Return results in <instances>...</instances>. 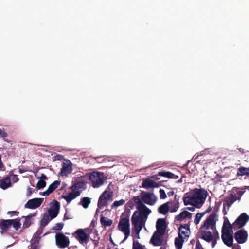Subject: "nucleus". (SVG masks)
<instances>
[{
	"label": "nucleus",
	"instance_id": "nucleus-52",
	"mask_svg": "<svg viewBox=\"0 0 249 249\" xmlns=\"http://www.w3.org/2000/svg\"><path fill=\"white\" fill-rule=\"evenodd\" d=\"M63 159V156L61 155L58 154L54 157V160H61Z\"/></svg>",
	"mask_w": 249,
	"mask_h": 249
},
{
	"label": "nucleus",
	"instance_id": "nucleus-47",
	"mask_svg": "<svg viewBox=\"0 0 249 249\" xmlns=\"http://www.w3.org/2000/svg\"><path fill=\"white\" fill-rule=\"evenodd\" d=\"M8 136L7 132L5 131L4 129L0 128V137L3 139L6 138Z\"/></svg>",
	"mask_w": 249,
	"mask_h": 249
},
{
	"label": "nucleus",
	"instance_id": "nucleus-44",
	"mask_svg": "<svg viewBox=\"0 0 249 249\" xmlns=\"http://www.w3.org/2000/svg\"><path fill=\"white\" fill-rule=\"evenodd\" d=\"M64 226V224L63 223H58L55 224V225L52 228V230L55 231H60L61 230Z\"/></svg>",
	"mask_w": 249,
	"mask_h": 249
},
{
	"label": "nucleus",
	"instance_id": "nucleus-10",
	"mask_svg": "<svg viewBox=\"0 0 249 249\" xmlns=\"http://www.w3.org/2000/svg\"><path fill=\"white\" fill-rule=\"evenodd\" d=\"M190 223L191 221H189L188 223L180 225L178 228V236H181L186 240L188 239L190 233Z\"/></svg>",
	"mask_w": 249,
	"mask_h": 249
},
{
	"label": "nucleus",
	"instance_id": "nucleus-35",
	"mask_svg": "<svg viewBox=\"0 0 249 249\" xmlns=\"http://www.w3.org/2000/svg\"><path fill=\"white\" fill-rule=\"evenodd\" d=\"M51 218L49 217V215L47 213L44 214L41 221L40 225L42 227H45L51 220Z\"/></svg>",
	"mask_w": 249,
	"mask_h": 249
},
{
	"label": "nucleus",
	"instance_id": "nucleus-62",
	"mask_svg": "<svg viewBox=\"0 0 249 249\" xmlns=\"http://www.w3.org/2000/svg\"><path fill=\"white\" fill-rule=\"evenodd\" d=\"M158 176H159V175H158V174H156V175H154V176H152L151 177V178H154V179H156V180H158V179H160V178H159L158 177Z\"/></svg>",
	"mask_w": 249,
	"mask_h": 249
},
{
	"label": "nucleus",
	"instance_id": "nucleus-49",
	"mask_svg": "<svg viewBox=\"0 0 249 249\" xmlns=\"http://www.w3.org/2000/svg\"><path fill=\"white\" fill-rule=\"evenodd\" d=\"M133 200L135 203L138 204L141 202L142 201V198H141L139 196H137L133 197Z\"/></svg>",
	"mask_w": 249,
	"mask_h": 249
},
{
	"label": "nucleus",
	"instance_id": "nucleus-33",
	"mask_svg": "<svg viewBox=\"0 0 249 249\" xmlns=\"http://www.w3.org/2000/svg\"><path fill=\"white\" fill-rule=\"evenodd\" d=\"M237 176H249V167H240L237 170Z\"/></svg>",
	"mask_w": 249,
	"mask_h": 249
},
{
	"label": "nucleus",
	"instance_id": "nucleus-16",
	"mask_svg": "<svg viewBox=\"0 0 249 249\" xmlns=\"http://www.w3.org/2000/svg\"><path fill=\"white\" fill-rule=\"evenodd\" d=\"M248 237L247 231L244 230H240L236 232L234 234V238L239 244H243L245 243Z\"/></svg>",
	"mask_w": 249,
	"mask_h": 249
},
{
	"label": "nucleus",
	"instance_id": "nucleus-59",
	"mask_svg": "<svg viewBox=\"0 0 249 249\" xmlns=\"http://www.w3.org/2000/svg\"><path fill=\"white\" fill-rule=\"evenodd\" d=\"M195 207L192 206V207H186V209L187 210H188L189 211H191L193 212V211H194L195 210Z\"/></svg>",
	"mask_w": 249,
	"mask_h": 249
},
{
	"label": "nucleus",
	"instance_id": "nucleus-63",
	"mask_svg": "<svg viewBox=\"0 0 249 249\" xmlns=\"http://www.w3.org/2000/svg\"><path fill=\"white\" fill-rule=\"evenodd\" d=\"M211 211V208L209 207L203 213H205V214L207 213H209Z\"/></svg>",
	"mask_w": 249,
	"mask_h": 249
},
{
	"label": "nucleus",
	"instance_id": "nucleus-40",
	"mask_svg": "<svg viewBox=\"0 0 249 249\" xmlns=\"http://www.w3.org/2000/svg\"><path fill=\"white\" fill-rule=\"evenodd\" d=\"M23 217L25 218V221L23 223V227L24 228H28L31 225V217L30 216H23Z\"/></svg>",
	"mask_w": 249,
	"mask_h": 249
},
{
	"label": "nucleus",
	"instance_id": "nucleus-5",
	"mask_svg": "<svg viewBox=\"0 0 249 249\" xmlns=\"http://www.w3.org/2000/svg\"><path fill=\"white\" fill-rule=\"evenodd\" d=\"M145 219L138 214L137 211L134 212L131 217V222L133 226V231L137 235V238H140L139 234L145 225Z\"/></svg>",
	"mask_w": 249,
	"mask_h": 249
},
{
	"label": "nucleus",
	"instance_id": "nucleus-21",
	"mask_svg": "<svg viewBox=\"0 0 249 249\" xmlns=\"http://www.w3.org/2000/svg\"><path fill=\"white\" fill-rule=\"evenodd\" d=\"M159 185V183H156L149 178H146L143 180L142 187L145 189H148L158 187Z\"/></svg>",
	"mask_w": 249,
	"mask_h": 249
},
{
	"label": "nucleus",
	"instance_id": "nucleus-8",
	"mask_svg": "<svg viewBox=\"0 0 249 249\" xmlns=\"http://www.w3.org/2000/svg\"><path fill=\"white\" fill-rule=\"evenodd\" d=\"M55 244L59 248L64 249L70 244L69 238L63 233L58 232L55 234Z\"/></svg>",
	"mask_w": 249,
	"mask_h": 249
},
{
	"label": "nucleus",
	"instance_id": "nucleus-28",
	"mask_svg": "<svg viewBox=\"0 0 249 249\" xmlns=\"http://www.w3.org/2000/svg\"><path fill=\"white\" fill-rule=\"evenodd\" d=\"M211 232V237L209 238L210 239L207 240L206 238L202 237L201 239H203L207 242H211V241H212L213 239H215L218 240L219 239V233L216 230V227L215 228V229H213Z\"/></svg>",
	"mask_w": 249,
	"mask_h": 249
},
{
	"label": "nucleus",
	"instance_id": "nucleus-34",
	"mask_svg": "<svg viewBox=\"0 0 249 249\" xmlns=\"http://www.w3.org/2000/svg\"><path fill=\"white\" fill-rule=\"evenodd\" d=\"M100 222L102 226L104 227L110 226L112 224V220L104 216L101 217Z\"/></svg>",
	"mask_w": 249,
	"mask_h": 249
},
{
	"label": "nucleus",
	"instance_id": "nucleus-48",
	"mask_svg": "<svg viewBox=\"0 0 249 249\" xmlns=\"http://www.w3.org/2000/svg\"><path fill=\"white\" fill-rule=\"evenodd\" d=\"M146 206L142 203V202H141L138 204H137V208L138 210V211H140L144 207H146Z\"/></svg>",
	"mask_w": 249,
	"mask_h": 249
},
{
	"label": "nucleus",
	"instance_id": "nucleus-2",
	"mask_svg": "<svg viewBox=\"0 0 249 249\" xmlns=\"http://www.w3.org/2000/svg\"><path fill=\"white\" fill-rule=\"evenodd\" d=\"M216 216L215 213L212 212L204 221L203 224L201 225L197 233L199 238L204 237L206 238L207 240L210 239L209 238L211 237L210 231L216 228Z\"/></svg>",
	"mask_w": 249,
	"mask_h": 249
},
{
	"label": "nucleus",
	"instance_id": "nucleus-55",
	"mask_svg": "<svg viewBox=\"0 0 249 249\" xmlns=\"http://www.w3.org/2000/svg\"><path fill=\"white\" fill-rule=\"evenodd\" d=\"M32 189L31 188H28V189H27V196H30L32 195Z\"/></svg>",
	"mask_w": 249,
	"mask_h": 249
},
{
	"label": "nucleus",
	"instance_id": "nucleus-61",
	"mask_svg": "<svg viewBox=\"0 0 249 249\" xmlns=\"http://www.w3.org/2000/svg\"><path fill=\"white\" fill-rule=\"evenodd\" d=\"M226 205L225 204H223V213H224V215H226L227 214V211L226 210V208H225V207H226Z\"/></svg>",
	"mask_w": 249,
	"mask_h": 249
},
{
	"label": "nucleus",
	"instance_id": "nucleus-57",
	"mask_svg": "<svg viewBox=\"0 0 249 249\" xmlns=\"http://www.w3.org/2000/svg\"><path fill=\"white\" fill-rule=\"evenodd\" d=\"M40 179H42L43 180H44L45 179H47V178L44 174H42L41 177H40Z\"/></svg>",
	"mask_w": 249,
	"mask_h": 249
},
{
	"label": "nucleus",
	"instance_id": "nucleus-37",
	"mask_svg": "<svg viewBox=\"0 0 249 249\" xmlns=\"http://www.w3.org/2000/svg\"><path fill=\"white\" fill-rule=\"evenodd\" d=\"M40 240L32 238L31 241V249H39Z\"/></svg>",
	"mask_w": 249,
	"mask_h": 249
},
{
	"label": "nucleus",
	"instance_id": "nucleus-53",
	"mask_svg": "<svg viewBox=\"0 0 249 249\" xmlns=\"http://www.w3.org/2000/svg\"><path fill=\"white\" fill-rule=\"evenodd\" d=\"M217 239H213L212 241H211V242H212L211 246L212 248H214L215 246L217 243Z\"/></svg>",
	"mask_w": 249,
	"mask_h": 249
},
{
	"label": "nucleus",
	"instance_id": "nucleus-25",
	"mask_svg": "<svg viewBox=\"0 0 249 249\" xmlns=\"http://www.w3.org/2000/svg\"><path fill=\"white\" fill-rule=\"evenodd\" d=\"M237 200L236 195L235 194H231L230 196L225 198L224 203L228 207V210H229L230 206Z\"/></svg>",
	"mask_w": 249,
	"mask_h": 249
},
{
	"label": "nucleus",
	"instance_id": "nucleus-14",
	"mask_svg": "<svg viewBox=\"0 0 249 249\" xmlns=\"http://www.w3.org/2000/svg\"><path fill=\"white\" fill-rule=\"evenodd\" d=\"M164 235V234L159 233L155 231L150 239V243L155 246H161L163 243L162 236Z\"/></svg>",
	"mask_w": 249,
	"mask_h": 249
},
{
	"label": "nucleus",
	"instance_id": "nucleus-64",
	"mask_svg": "<svg viewBox=\"0 0 249 249\" xmlns=\"http://www.w3.org/2000/svg\"><path fill=\"white\" fill-rule=\"evenodd\" d=\"M10 213H13L14 214H15L16 215H18L19 213V212H17V211H12Z\"/></svg>",
	"mask_w": 249,
	"mask_h": 249
},
{
	"label": "nucleus",
	"instance_id": "nucleus-56",
	"mask_svg": "<svg viewBox=\"0 0 249 249\" xmlns=\"http://www.w3.org/2000/svg\"><path fill=\"white\" fill-rule=\"evenodd\" d=\"M232 247V249H241L240 246L237 244H234V245L233 244Z\"/></svg>",
	"mask_w": 249,
	"mask_h": 249
},
{
	"label": "nucleus",
	"instance_id": "nucleus-15",
	"mask_svg": "<svg viewBox=\"0 0 249 249\" xmlns=\"http://www.w3.org/2000/svg\"><path fill=\"white\" fill-rule=\"evenodd\" d=\"M44 199L41 198H35L29 200L25 205V207L34 209L39 207L43 201Z\"/></svg>",
	"mask_w": 249,
	"mask_h": 249
},
{
	"label": "nucleus",
	"instance_id": "nucleus-12",
	"mask_svg": "<svg viewBox=\"0 0 249 249\" xmlns=\"http://www.w3.org/2000/svg\"><path fill=\"white\" fill-rule=\"evenodd\" d=\"M54 204L49 208L48 210V215L53 219L55 218L58 215L59 210L60 207V204L59 202L56 200H53Z\"/></svg>",
	"mask_w": 249,
	"mask_h": 249
},
{
	"label": "nucleus",
	"instance_id": "nucleus-32",
	"mask_svg": "<svg viewBox=\"0 0 249 249\" xmlns=\"http://www.w3.org/2000/svg\"><path fill=\"white\" fill-rule=\"evenodd\" d=\"M158 212L162 214H166L169 211V206L168 203H164L160 206L158 208Z\"/></svg>",
	"mask_w": 249,
	"mask_h": 249
},
{
	"label": "nucleus",
	"instance_id": "nucleus-41",
	"mask_svg": "<svg viewBox=\"0 0 249 249\" xmlns=\"http://www.w3.org/2000/svg\"><path fill=\"white\" fill-rule=\"evenodd\" d=\"M125 201L124 199H121L118 201H115L111 205V208H117L120 206L123 205L125 203Z\"/></svg>",
	"mask_w": 249,
	"mask_h": 249
},
{
	"label": "nucleus",
	"instance_id": "nucleus-19",
	"mask_svg": "<svg viewBox=\"0 0 249 249\" xmlns=\"http://www.w3.org/2000/svg\"><path fill=\"white\" fill-rule=\"evenodd\" d=\"M60 181L56 180L51 183L48 189L42 194L43 196H48L53 192L60 185Z\"/></svg>",
	"mask_w": 249,
	"mask_h": 249
},
{
	"label": "nucleus",
	"instance_id": "nucleus-60",
	"mask_svg": "<svg viewBox=\"0 0 249 249\" xmlns=\"http://www.w3.org/2000/svg\"><path fill=\"white\" fill-rule=\"evenodd\" d=\"M226 223V226H229L230 225H231L227 218H226V219L224 220L223 223Z\"/></svg>",
	"mask_w": 249,
	"mask_h": 249
},
{
	"label": "nucleus",
	"instance_id": "nucleus-6",
	"mask_svg": "<svg viewBox=\"0 0 249 249\" xmlns=\"http://www.w3.org/2000/svg\"><path fill=\"white\" fill-rule=\"evenodd\" d=\"M104 174L102 172H93L89 175V179L92 182L93 186L98 187L104 183Z\"/></svg>",
	"mask_w": 249,
	"mask_h": 249
},
{
	"label": "nucleus",
	"instance_id": "nucleus-54",
	"mask_svg": "<svg viewBox=\"0 0 249 249\" xmlns=\"http://www.w3.org/2000/svg\"><path fill=\"white\" fill-rule=\"evenodd\" d=\"M92 241L93 242V244H94V245L95 247H97L98 246V244H99V238H98L97 240L92 239Z\"/></svg>",
	"mask_w": 249,
	"mask_h": 249
},
{
	"label": "nucleus",
	"instance_id": "nucleus-45",
	"mask_svg": "<svg viewBox=\"0 0 249 249\" xmlns=\"http://www.w3.org/2000/svg\"><path fill=\"white\" fill-rule=\"evenodd\" d=\"M179 208V203L178 202L175 203L173 206L171 207L170 212H175L177 211V210Z\"/></svg>",
	"mask_w": 249,
	"mask_h": 249
},
{
	"label": "nucleus",
	"instance_id": "nucleus-23",
	"mask_svg": "<svg viewBox=\"0 0 249 249\" xmlns=\"http://www.w3.org/2000/svg\"><path fill=\"white\" fill-rule=\"evenodd\" d=\"M68 163H63L62 168L61 169V173L62 175L70 173L72 171V163L68 161Z\"/></svg>",
	"mask_w": 249,
	"mask_h": 249
},
{
	"label": "nucleus",
	"instance_id": "nucleus-24",
	"mask_svg": "<svg viewBox=\"0 0 249 249\" xmlns=\"http://www.w3.org/2000/svg\"><path fill=\"white\" fill-rule=\"evenodd\" d=\"M235 226H233V224L230 225L229 226H226V223H223L222 228V235H227V234H233V228Z\"/></svg>",
	"mask_w": 249,
	"mask_h": 249
},
{
	"label": "nucleus",
	"instance_id": "nucleus-51",
	"mask_svg": "<svg viewBox=\"0 0 249 249\" xmlns=\"http://www.w3.org/2000/svg\"><path fill=\"white\" fill-rule=\"evenodd\" d=\"M5 167L1 160V155L0 154V171H4Z\"/></svg>",
	"mask_w": 249,
	"mask_h": 249
},
{
	"label": "nucleus",
	"instance_id": "nucleus-58",
	"mask_svg": "<svg viewBox=\"0 0 249 249\" xmlns=\"http://www.w3.org/2000/svg\"><path fill=\"white\" fill-rule=\"evenodd\" d=\"M132 206H133L132 202H130V201H129V202H128V203L126 204V205H125V207H130V208H131L132 207ZM127 209V208H125V209Z\"/></svg>",
	"mask_w": 249,
	"mask_h": 249
},
{
	"label": "nucleus",
	"instance_id": "nucleus-26",
	"mask_svg": "<svg viewBox=\"0 0 249 249\" xmlns=\"http://www.w3.org/2000/svg\"><path fill=\"white\" fill-rule=\"evenodd\" d=\"M12 219L1 220L0 221V227L3 231H7L12 226Z\"/></svg>",
	"mask_w": 249,
	"mask_h": 249
},
{
	"label": "nucleus",
	"instance_id": "nucleus-4",
	"mask_svg": "<svg viewBox=\"0 0 249 249\" xmlns=\"http://www.w3.org/2000/svg\"><path fill=\"white\" fill-rule=\"evenodd\" d=\"M86 187V184L83 181H77L70 187L71 192H70L67 196H63V197L67 201V203H69L73 199L79 196L82 191L85 189Z\"/></svg>",
	"mask_w": 249,
	"mask_h": 249
},
{
	"label": "nucleus",
	"instance_id": "nucleus-27",
	"mask_svg": "<svg viewBox=\"0 0 249 249\" xmlns=\"http://www.w3.org/2000/svg\"><path fill=\"white\" fill-rule=\"evenodd\" d=\"M158 175L160 176L168 178L177 179L178 176L169 171H162L159 172Z\"/></svg>",
	"mask_w": 249,
	"mask_h": 249
},
{
	"label": "nucleus",
	"instance_id": "nucleus-1",
	"mask_svg": "<svg viewBox=\"0 0 249 249\" xmlns=\"http://www.w3.org/2000/svg\"><path fill=\"white\" fill-rule=\"evenodd\" d=\"M183 197L185 206L191 205L197 208H200L204 203L208 196L207 191L204 189L195 188L189 194Z\"/></svg>",
	"mask_w": 249,
	"mask_h": 249
},
{
	"label": "nucleus",
	"instance_id": "nucleus-43",
	"mask_svg": "<svg viewBox=\"0 0 249 249\" xmlns=\"http://www.w3.org/2000/svg\"><path fill=\"white\" fill-rule=\"evenodd\" d=\"M46 183L45 180L39 179L37 183L36 188L38 189H41L44 188L46 186Z\"/></svg>",
	"mask_w": 249,
	"mask_h": 249
},
{
	"label": "nucleus",
	"instance_id": "nucleus-11",
	"mask_svg": "<svg viewBox=\"0 0 249 249\" xmlns=\"http://www.w3.org/2000/svg\"><path fill=\"white\" fill-rule=\"evenodd\" d=\"M142 201L145 204L149 205H154L157 200V196L152 193H145L142 196Z\"/></svg>",
	"mask_w": 249,
	"mask_h": 249
},
{
	"label": "nucleus",
	"instance_id": "nucleus-31",
	"mask_svg": "<svg viewBox=\"0 0 249 249\" xmlns=\"http://www.w3.org/2000/svg\"><path fill=\"white\" fill-rule=\"evenodd\" d=\"M90 203L91 199L90 198L88 197H84L81 199L78 205L82 206V207L85 209H87L88 208Z\"/></svg>",
	"mask_w": 249,
	"mask_h": 249
},
{
	"label": "nucleus",
	"instance_id": "nucleus-46",
	"mask_svg": "<svg viewBox=\"0 0 249 249\" xmlns=\"http://www.w3.org/2000/svg\"><path fill=\"white\" fill-rule=\"evenodd\" d=\"M160 197L161 199H164L166 198V194L164 190L160 189L159 191Z\"/></svg>",
	"mask_w": 249,
	"mask_h": 249
},
{
	"label": "nucleus",
	"instance_id": "nucleus-38",
	"mask_svg": "<svg viewBox=\"0 0 249 249\" xmlns=\"http://www.w3.org/2000/svg\"><path fill=\"white\" fill-rule=\"evenodd\" d=\"M205 215V213H197L195 215L194 219V223L196 225H198L202 218V217Z\"/></svg>",
	"mask_w": 249,
	"mask_h": 249
},
{
	"label": "nucleus",
	"instance_id": "nucleus-9",
	"mask_svg": "<svg viewBox=\"0 0 249 249\" xmlns=\"http://www.w3.org/2000/svg\"><path fill=\"white\" fill-rule=\"evenodd\" d=\"M72 236L81 244H87L89 241V235L86 233L82 229L77 230L72 233Z\"/></svg>",
	"mask_w": 249,
	"mask_h": 249
},
{
	"label": "nucleus",
	"instance_id": "nucleus-36",
	"mask_svg": "<svg viewBox=\"0 0 249 249\" xmlns=\"http://www.w3.org/2000/svg\"><path fill=\"white\" fill-rule=\"evenodd\" d=\"M12 225L16 230H18L21 226V223L20 222L19 218H16L15 219H12Z\"/></svg>",
	"mask_w": 249,
	"mask_h": 249
},
{
	"label": "nucleus",
	"instance_id": "nucleus-29",
	"mask_svg": "<svg viewBox=\"0 0 249 249\" xmlns=\"http://www.w3.org/2000/svg\"><path fill=\"white\" fill-rule=\"evenodd\" d=\"M151 212V211L147 207H144L140 211H137L138 214H139L140 216H142L145 220Z\"/></svg>",
	"mask_w": 249,
	"mask_h": 249
},
{
	"label": "nucleus",
	"instance_id": "nucleus-7",
	"mask_svg": "<svg viewBox=\"0 0 249 249\" xmlns=\"http://www.w3.org/2000/svg\"><path fill=\"white\" fill-rule=\"evenodd\" d=\"M113 200V193L112 192H108L105 191L100 195L98 201V207L99 209H102L104 207H107L108 205V202Z\"/></svg>",
	"mask_w": 249,
	"mask_h": 249
},
{
	"label": "nucleus",
	"instance_id": "nucleus-17",
	"mask_svg": "<svg viewBox=\"0 0 249 249\" xmlns=\"http://www.w3.org/2000/svg\"><path fill=\"white\" fill-rule=\"evenodd\" d=\"M156 231L165 234V231L167 228V224L165 220L163 218L158 219L156 222Z\"/></svg>",
	"mask_w": 249,
	"mask_h": 249
},
{
	"label": "nucleus",
	"instance_id": "nucleus-30",
	"mask_svg": "<svg viewBox=\"0 0 249 249\" xmlns=\"http://www.w3.org/2000/svg\"><path fill=\"white\" fill-rule=\"evenodd\" d=\"M186 239L184 238L181 236H178L175 239V246L177 249H182L183 243Z\"/></svg>",
	"mask_w": 249,
	"mask_h": 249
},
{
	"label": "nucleus",
	"instance_id": "nucleus-3",
	"mask_svg": "<svg viewBox=\"0 0 249 249\" xmlns=\"http://www.w3.org/2000/svg\"><path fill=\"white\" fill-rule=\"evenodd\" d=\"M130 209H125L124 212L121 215L118 226V229L123 232L125 235L124 240H126L130 234Z\"/></svg>",
	"mask_w": 249,
	"mask_h": 249
},
{
	"label": "nucleus",
	"instance_id": "nucleus-22",
	"mask_svg": "<svg viewBox=\"0 0 249 249\" xmlns=\"http://www.w3.org/2000/svg\"><path fill=\"white\" fill-rule=\"evenodd\" d=\"M221 238L226 246L230 247L233 245V237L232 234L221 235Z\"/></svg>",
	"mask_w": 249,
	"mask_h": 249
},
{
	"label": "nucleus",
	"instance_id": "nucleus-50",
	"mask_svg": "<svg viewBox=\"0 0 249 249\" xmlns=\"http://www.w3.org/2000/svg\"><path fill=\"white\" fill-rule=\"evenodd\" d=\"M195 249H204L202 247V245L201 244V243L199 242V240H197V241L196 242V246H195Z\"/></svg>",
	"mask_w": 249,
	"mask_h": 249
},
{
	"label": "nucleus",
	"instance_id": "nucleus-18",
	"mask_svg": "<svg viewBox=\"0 0 249 249\" xmlns=\"http://www.w3.org/2000/svg\"><path fill=\"white\" fill-rule=\"evenodd\" d=\"M11 186V176L6 175L0 179V188L2 189L6 190Z\"/></svg>",
	"mask_w": 249,
	"mask_h": 249
},
{
	"label": "nucleus",
	"instance_id": "nucleus-20",
	"mask_svg": "<svg viewBox=\"0 0 249 249\" xmlns=\"http://www.w3.org/2000/svg\"><path fill=\"white\" fill-rule=\"evenodd\" d=\"M192 213L187 211H183L175 217V220L181 222L186 218L191 219Z\"/></svg>",
	"mask_w": 249,
	"mask_h": 249
},
{
	"label": "nucleus",
	"instance_id": "nucleus-39",
	"mask_svg": "<svg viewBox=\"0 0 249 249\" xmlns=\"http://www.w3.org/2000/svg\"><path fill=\"white\" fill-rule=\"evenodd\" d=\"M43 228H40L36 232L34 235L33 238L36 239H38L40 240L41 238V235L43 233Z\"/></svg>",
	"mask_w": 249,
	"mask_h": 249
},
{
	"label": "nucleus",
	"instance_id": "nucleus-42",
	"mask_svg": "<svg viewBox=\"0 0 249 249\" xmlns=\"http://www.w3.org/2000/svg\"><path fill=\"white\" fill-rule=\"evenodd\" d=\"M132 249H143V248L138 241L133 240Z\"/></svg>",
	"mask_w": 249,
	"mask_h": 249
},
{
	"label": "nucleus",
	"instance_id": "nucleus-13",
	"mask_svg": "<svg viewBox=\"0 0 249 249\" xmlns=\"http://www.w3.org/2000/svg\"><path fill=\"white\" fill-rule=\"evenodd\" d=\"M249 220V216L245 213H241L233 223V226H238V228H241L244 226Z\"/></svg>",
	"mask_w": 249,
	"mask_h": 249
}]
</instances>
